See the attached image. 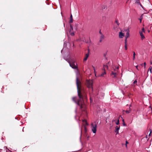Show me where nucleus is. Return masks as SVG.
I'll use <instances>...</instances> for the list:
<instances>
[{
	"label": "nucleus",
	"instance_id": "1",
	"mask_svg": "<svg viewBox=\"0 0 152 152\" xmlns=\"http://www.w3.org/2000/svg\"><path fill=\"white\" fill-rule=\"evenodd\" d=\"M76 84L77 89V93L78 96L80 99H77L76 97H74L72 98V100L77 105L80 107V108L82 109V101L83 98H85L86 96L84 93L81 92L80 90V88L79 87V85L81 84V82L79 80L78 78L77 77L76 79Z\"/></svg>",
	"mask_w": 152,
	"mask_h": 152
},
{
	"label": "nucleus",
	"instance_id": "2",
	"mask_svg": "<svg viewBox=\"0 0 152 152\" xmlns=\"http://www.w3.org/2000/svg\"><path fill=\"white\" fill-rule=\"evenodd\" d=\"M65 59L69 64L70 66L73 69H76L77 68V64L75 63V59L69 57L68 58Z\"/></svg>",
	"mask_w": 152,
	"mask_h": 152
},
{
	"label": "nucleus",
	"instance_id": "3",
	"mask_svg": "<svg viewBox=\"0 0 152 152\" xmlns=\"http://www.w3.org/2000/svg\"><path fill=\"white\" fill-rule=\"evenodd\" d=\"M91 129L94 133H96V124L95 122L92 123L91 124Z\"/></svg>",
	"mask_w": 152,
	"mask_h": 152
},
{
	"label": "nucleus",
	"instance_id": "4",
	"mask_svg": "<svg viewBox=\"0 0 152 152\" xmlns=\"http://www.w3.org/2000/svg\"><path fill=\"white\" fill-rule=\"evenodd\" d=\"M88 87V88H93L92 87V83L91 81H88L87 82Z\"/></svg>",
	"mask_w": 152,
	"mask_h": 152
},
{
	"label": "nucleus",
	"instance_id": "5",
	"mask_svg": "<svg viewBox=\"0 0 152 152\" xmlns=\"http://www.w3.org/2000/svg\"><path fill=\"white\" fill-rule=\"evenodd\" d=\"M104 36L103 34L101 35L100 37V39L99 40V42H102V40L104 39Z\"/></svg>",
	"mask_w": 152,
	"mask_h": 152
},
{
	"label": "nucleus",
	"instance_id": "6",
	"mask_svg": "<svg viewBox=\"0 0 152 152\" xmlns=\"http://www.w3.org/2000/svg\"><path fill=\"white\" fill-rule=\"evenodd\" d=\"M124 36V34L122 32H119V38H122Z\"/></svg>",
	"mask_w": 152,
	"mask_h": 152
},
{
	"label": "nucleus",
	"instance_id": "7",
	"mask_svg": "<svg viewBox=\"0 0 152 152\" xmlns=\"http://www.w3.org/2000/svg\"><path fill=\"white\" fill-rule=\"evenodd\" d=\"M115 132L116 133V134H118V130L120 129V127H118L116 126L115 127Z\"/></svg>",
	"mask_w": 152,
	"mask_h": 152
},
{
	"label": "nucleus",
	"instance_id": "8",
	"mask_svg": "<svg viewBox=\"0 0 152 152\" xmlns=\"http://www.w3.org/2000/svg\"><path fill=\"white\" fill-rule=\"evenodd\" d=\"M89 56V53L86 54V56L85 58L83 59V61H86L88 57Z\"/></svg>",
	"mask_w": 152,
	"mask_h": 152
},
{
	"label": "nucleus",
	"instance_id": "9",
	"mask_svg": "<svg viewBox=\"0 0 152 152\" xmlns=\"http://www.w3.org/2000/svg\"><path fill=\"white\" fill-rule=\"evenodd\" d=\"M139 34H140V36L141 37L142 39H143L145 38V37L143 34L142 31H140Z\"/></svg>",
	"mask_w": 152,
	"mask_h": 152
},
{
	"label": "nucleus",
	"instance_id": "10",
	"mask_svg": "<svg viewBox=\"0 0 152 152\" xmlns=\"http://www.w3.org/2000/svg\"><path fill=\"white\" fill-rule=\"evenodd\" d=\"M73 22V19L72 18V14H71L70 16V20L69 21V23H71Z\"/></svg>",
	"mask_w": 152,
	"mask_h": 152
},
{
	"label": "nucleus",
	"instance_id": "11",
	"mask_svg": "<svg viewBox=\"0 0 152 152\" xmlns=\"http://www.w3.org/2000/svg\"><path fill=\"white\" fill-rule=\"evenodd\" d=\"M129 33L128 32H127L126 33V35L125 36V41L126 40V41H127V39L129 37Z\"/></svg>",
	"mask_w": 152,
	"mask_h": 152
},
{
	"label": "nucleus",
	"instance_id": "12",
	"mask_svg": "<svg viewBox=\"0 0 152 152\" xmlns=\"http://www.w3.org/2000/svg\"><path fill=\"white\" fill-rule=\"evenodd\" d=\"M125 48L126 50L127 49V41H126V40L125 41Z\"/></svg>",
	"mask_w": 152,
	"mask_h": 152
},
{
	"label": "nucleus",
	"instance_id": "13",
	"mask_svg": "<svg viewBox=\"0 0 152 152\" xmlns=\"http://www.w3.org/2000/svg\"><path fill=\"white\" fill-rule=\"evenodd\" d=\"M137 80H135L133 83V84H132V86H135L137 85Z\"/></svg>",
	"mask_w": 152,
	"mask_h": 152
},
{
	"label": "nucleus",
	"instance_id": "14",
	"mask_svg": "<svg viewBox=\"0 0 152 152\" xmlns=\"http://www.w3.org/2000/svg\"><path fill=\"white\" fill-rule=\"evenodd\" d=\"M111 75H113L114 76L113 77H116V72H112L111 73Z\"/></svg>",
	"mask_w": 152,
	"mask_h": 152
},
{
	"label": "nucleus",
	"instance_id": "15",
	"mask_svg": "<svg viewBox=\"0 0 152 152\" xmlns=\"http://www.w3.org/2000/svg\"><path fill=\"white\" fill-rule=\"evenodd\" d=\"M108 66L107 65H104L103 66V69L104 70H105L106 69H108Z\"/></svg>",
	"mask_w": 152,
	"mask_h": 152
},
{
	"label": "nucleus",
	"instance_id": "16",
	"mask_svg": "<svg viewBox=\"0 0 152 152\" xmlns=\"http://www.w3.org/2000/svg\"><path fill=\"white\" fill-rule=\"evenodd\" d=\"M135 2L136 3H137L138 4H139L142 7V8H143V7H142V5L140 3V0H136Z\"/></svg>",
	"mask_w": 152,
	"mask_h": 152
},
{
	"label": "nucleus",
	"instance_id": "17",
	"mask_svg": "<svg viewBox=\"0 0 152 152\" xmlns=\"http://www.w3.org/2000/svg\"><path fill=\"white\" fill-rule=\"evenodd\" d=\"M104 70V72H102V74L100 75V76H102V77L105 74H106V72L105 71V70Z\"/></svg>",
	"mask_w": 152,
	"mask_h": 152
},
{
	"label": "nucleus",
	"instance_id": "18",
	"mask_svg": "<svg viewBox=\"0 0 152 152\" xmlns=\"http://www.w3.org/2000/svg\"><path fill=\"white\" fill-rule=\"evenodd\" d=\"M143 18V14H142L141 16L140 17V18H139V20H140V23L141 22Z\"/></svg>",
	"mask_w": 152,
	"mask_h": 152
},
{
	"label": "nucleus",
	"instance_id": "19",
	"mask_svg": "<svg viewBox=\"0 0 152 152\" xmlns=\"http://www.w3.org/2000/svg\"><path fill=\"white\" fill-rule=\"evenodd\" d=\"M115 23L117 24V26H118L120 24L118 22V20H116L115 21Z\"/></svg>",
	"mask_w": 152,
	"mask_h": 152
},
{
	"label": "nucleus",
	"instance_id": "20",
	"mask_svg": "<svg viewBox=\"0 0 152 152\" xmlns=\"http://www.w3.org/2000/svg\"><path fill=\"white\" fill-rule=\"evenodd\" d=\"M133 60H134L135 58V56L136 55L135 53L134 52H133Z\"/></svg>",
	"mask_w": 152,
	"mask_h": 152
},
{
	"label": "nucleus",
	"instance_id": "21",
	"mask_svg": "<svg viewBox=\"0 0 152 152\" xmlns=\"http://www.w3.org/2000/svg\"><path fill=\"white\" fill-rule=\"evenodd\" d=\"M131 111V109L130 108H129V110H126L125 111V112L126 113H130V112Z\"/></svg>",
	"mask_w": 152,
	"mask_h": 152
},
{
	"label": "nucleus",
	"instance_id": "22",
	"mask_svg": "<svg viewBox=\"0 0 152 152\" xmlns=\"http://www.w3.org/2000/svg\"><path fill=\"white\" fill-rule=\"evenodd\" d=\"M70 31H72L73 30V28L72 26L71 25H70Z\"/></svg>",
	"mask_w": 152,
	"mask_h": 152
},
{
	"label": "nucleus",
	"instance_id": "23",
	"mask_svg": "<svg viewBox=\"0 0 152 152\" xmlns=\"http://www.w3.org/2000/svg\"><path fill=\"white\" fill-rule=\"evenodd\" d=\"M122 121H123V125L124 126H126V124H125V123L124 120V119H122Z\"/></svg>",
	"mask_w": 152,
	"mask_h": 152
},
{
	"label": "nucleus",
	"instance_id": "24",
	"mask_svg": "<svg viewBox=\"0 0 152 152\" xmlns=\"http://www.w3.org/2000/svg\"><path fill=\"white\" fill-rule=\"evenodd\" d=\"M152 69V67L151 66H150L149 68L148 71L149 70L150 72L151 73V69Z\"/></svg>",
	"mask_w": 152,
	"mask_h": 152
},
{
	"label": "nucleus",
	"instance_id": "25",
	"mask_svg": "<svg viewBox=\"0 0 152 152\" xmlns=\"http://www.w3.org/2000/svg\"><path fill=\"white\" fill-rule=\"evenodd\" d=\"M70 34L72 36H73L75 34H74V32H72L70 33Z\"/></svg>",
	"mask_w": 152,
	"mask_h": 152
},
{
	"label": "nucleus",
	"instance_id": "26",
	"mask_svg": "<svg viewBox=\"0 0 152 152\" xmlns=\"http://www.w3.org/2000/svg\"><path fill=\"white\" fill-rule=\"evenodd\" d=\"M118 26H114L113 27V29H116V28L118 27Z\"/></svg>",
	"mask_w": 152,
	"mask_h": 152
},
{
	"label": "nucleus",
	"instance_id": "27",
	"mask_svg": "<svg viewBox=\"0 0 152 152\" xmlns=\"http://www.w3.org/2000/svg\"><path fill=\"white\" fill-rule=\"evenodd\" d=\"M119 124V119H118L117 120V122H116V124L117 125H118Z\"/></svg>",
	"mask_w": 152,
	"mask_h": 152
},
{
	"label": "nucleus",
	"instance_id": "28",
	"mask_svg": "<svg viewBox=\"0 0 152 152\" xmlns=\"http://www.w3.org/2000/svg\"><path fill=\"white\" fill-rule=\"evenodd\" d=\"M83 122H85L86 123V124L87 125L88 124L87 122V121H86V120H85V119L83 120Z\"/></svg>",
	"mask_w": 152,
	"mask_h": 152
},
{
	"label": "nucleus",
	"instance_id": "29",
	"mask_svg": "<svg viewBox=\"0 0 152 152\" xmlns=\"http://www.w3.org/2000/svg\"><path fill=\"white\" fill-rule=\"evenodd\" d=\"M142 31H142V32H145V30H144V28H142Z\"/></svg>",
	"mask_w": 152,
	"mask_h": 152
},
{
	"label": "nucleus",
	"instance_id": "30",
	"mask_svg": "<svg viewBox=\"0 0 152 152\" xmlns=\"http://www.w3.org/2000/svg\"><path fill=\"white\" fill-rule=\"evenodd\" d=\"M92 67H93V69H94V72L95 73V68L94 66H92Z\"/></svg>",
	"mask_w": 152,
	"mask_h": 152
},
{
	"label": "nucleus",
	"instance_id": "31",
	"mask_svg": "<svg viewBox=\"0 0 152 152\" xmlns=\"http://www.w3.org/2000/svg\"><path fill=\"white\" fill-rule=\"evenodd\" d=\"M150 132L149 134V135H148L149 136H151V129H150Z\"/></svg>",
	"mask_w": 152,
	"mask_h": 152
},
{
	"label": "nucleus",
	"instance_id": "32",
	"mask_svg": "<svg viewBox=\"0 0 152 152\" xmlns=\"http://www.w3.org/2000/svg\"><path fill=\"white\" fill-rule=\"evenodd\" d=\"M99 33L101 34V35H102V34H103L101 32V30H100L99 31Z\"/></svg>",
	"mask_w": 152,
	"mask_h": 152
},
{
	"label": "nucleus",
	"instance_id": "33",
	"mask_svg": "<svg viewBox=\"0 0 152 152\" xmlns=\"http://www.w3.org/2000/svg\"><path fill=\"white\" fill-rule=\"evenodd\" d=\"M84 128H85V131L86 132L87 131V129H86V127L85 126L84 127Z\"/></svg>",
	"mask_w": 152,
	"mask_h": 152
},
{
	"label": "nucleus",
	"instance_id": "34",
	"mask_svg": "<svg viewBox=\"0 0 152 152\" xmlns=\"http://www.w3.org/2000/svg\"><path fill=\"white\" fill-rule=\"evenodd\" d=\"M103 18V20H105V19H106V17H103V18Z\"/></svg>",
	"mask_w": 152,
	"mask_h": 152
},
{
	"label": "nucleus",
	"instance_id": "35",
	"mask_svg": "<svg viewBox=\"0 0 152 152\" xmlns=\"http://www.w3.org/2000/svg\"><path fill=\"white\" fill-rule=\"evenodd\" d=\"M64 47H65L66 46V45L65 42H64Z\"/></svg>",
	"mask_w": 152,
	"mask_h": 152
},
{
	"label": "nucleus",
	"instance_id": "36",
	"mask_svg": "<svg viewBox=\"0 0 152 152\" xmlns=\"http://www.w3.org/2000/svg\"><path fill=\"white\" fill-rule=\"evenodd\" d=\"M144 67L145 68V65H146V63H145V62H144Z\"/></svg>",
	"mask_w": 152,
	"mask_h": 152
},
{
	"label": "nucleus",
	"instance_id": "37",
	"mask_svg": "<svg viewBox=\"0 0 152 152\" xmlns=\"http://www.w3.org/2000/svg\"><path fill=\"white\" fill-rule=\"evenodd\" d=\"M136 68H137V69L138 70V66H137H137H136Z\"/></svg>",
	"mask_w": 152,
	"mask_h": 152
},
{
	"label": "nucleus",
	"instance_id": "38",
	"mask_svg": "<svg viewBox=\"0 0 152 152\" xmlns=\"http://www.w3.org/2000/svg\"><path fill=\"white\" fill-rule=\"evenodd\" d=\"M126 145L127 144H128L129 143H128V142H127V141H126Z\"/></svg>",
	"mask_w": 152,
	"mask_h": 152
},
{
	"label": "nucleus",
	"instance_id": "39",
	"mask_svg": "<svg viewBox=\"0 0 152 152\" xmlns=\"http://www.w3.org/2000/svg\"><path fill=\"white\" fill-rule=\"evenodd\" d=\"M150 63H151V64H152V62L151 61L150 62Z\"/></svg>",
	"mask_w": 152,
	"mask_h": 152
},
{
	"label": "nucleus",
	"instance_id": "40",
	"mask_svg": "<svg viewBox=\"0 0 152 152\" xmlns=\"http://www.w3.org/2000/svg\"><path fill=\"white\" fill-rule=\"evenodd\" d=\"M117 69H119V67H117Z\"/></svg>",
	"mask_w": 152,
	"mask_h": 152
},
{
	"label": "nucleus",
	"instance_id": "41",
	"mask_svg": "<svg viewBox=\"0 0 152 152\" xmlns=\"http://www.w3.org/2000/svg\"><path fill=\"white\" fill-rule=\"evenodd\" d=\"M104 56H106V54H104Z\"/></svg>",
	"mask_w": 152,
	"mask_h": 152
},
{
	"label": "nucleus",
	"instance_id": "42",
	"mask_svg": "<svg viewBox=\"0 0 152 152\" xmlns=\"http://www.w3.org/2000/svg\"><path fill=\"white\" fill-rule=\"evenodd\" d=\"M65 24L64 23V26H65Z\"/></svg>",
	"mask_w": 152,
	"mask_h": 152
},
{
	"label": "nucleus",
	"instance_id": "43",
	"mask_svg": "<svg viewBox=\"0 0 152 152\" xmlns=\"http://www.w3.org/2000/svg\"><path fill=\"white\" fill-rule=\"evenodd\" d=\"M61 14L62 15V12H61Z\"/></svg>",
	"mask_w": 152,
	"mask_h": 152
}]
</instances>
